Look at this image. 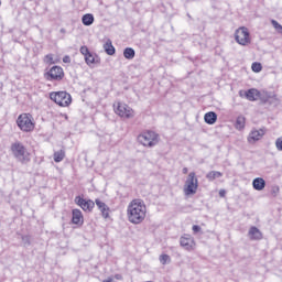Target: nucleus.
Masks as SVG:
<instances>
[{
    "mask_svg": "<svg viewBox=\"0 0 282 282\" xmlns=\"http://www.w3.org/2000/svg\"><path fill=\"white\" fill-rule=\"evenodd\" d=\"M86 64L87 65H95L96 63V57L94 56V54H89L85 57Z\"/></svg>",
    "mask_w": 282,
    "mask_h": 282,
    "instance_id": "29",
    "label": "nucleus"
},
{
    "mask_svg": "<svg viewBox=\"0 0 282 282\" xmlns=\"http://www.w3.org/2000/svg\"><path fill=\"white\" fill-rule=\"evenodd\" d=\"M75 204L77 206H80L85 212L88 210V213H91V210H94V207L96 206V203H94V200L91 199L87 200L80 196L75 197Z\"/></svg>",
    "mask_w": 282,
    "mask_h": 282,
    "instance_id": "8",
    "label": "nucleus"
},
{
    "mask_svg": "<svg viewBox=\"0 0 282 282\" xmlns=\"http://www.w3.org/2000/svg\"><path fill=\"white\" fill-rule=\"evenodd\" d=\"M44 61H45V63L52 64V63H54V57L48 54V55L45 56Z\"/></svg>",
    "mask_w": 282,
    "mask_h": 282,
    "instance_id": "33",
    "label": "nucleus"
},
{
    "mask_svg": "<svg viewBox=\"0 0 282 282\" xmlns=\"http://www.w3.org/2000/svg\"><path fill=\"white\" fill-rule=\"evenodd\" d=\"M128 219L131 224H142L147 217V205L142 199H133L128 205Z\"/></svg>",
    "mask_w": 282,
    "mask_h": 282,
    "instance_id": "1",
    "label": "nucleus"
},
{
    "mask_svg": "<svg viewBox=\"0 0 282 282\" xmlns=\"http://www.w3.org/2000/svg\"><path fill=\"white\" fill-rule=\"evenodd\" d=\"M94 14L91 13H86L82 17V23L83 25L89 26V25H94Z\"/></svg>",
    "mask_w": 282,
    "mask_h": 282,
    "instance_id": "22",
    "label": "nucleus"
},
{
    "mask_svg": "<svg viewBox=\"0 0 282 282\" xmlns=\"http://www.w3.org/2000/svg\"><path fill=\"white\" fill-rule=\"evenodd\" d=\"M239 96L241 98H243V96H245V98H247V100H250V102H254V100H257L258 98H260V99L262 98L261 93L259 90H257L256 88H250L245 91L240 90Z\"/></svg>",
    "mask_w": 282,
    "mask_h": 282,
    "instance_id": "10",
    "label": "nucleus"
},
{
    "mask_svg": "<svg viewBox=\"0 0 282 282\" xmlns=\"http://www.w3.org/2000/svg\"><path fill=\"white\" fill-rule=\"evenodd\" d=\"M183 173H184V175H186V173H188V169H187V167H184V169H183Z\"/></svg>",
    "mask_w": 282,
    "mask_h": 282,
    "instance_id": "38",
    "label": "nucleus"
},
{
    "mask_svg": "<svg viewBox=\"0 0 282 282\" xmlns=\"http://www.w3.org/2000/svg\"><path fill=\"white\" fill-rule=\"evenodd\" d=\"M80 54H83V56H87L89 55L91 52H89V47L87 46H82L80 50H79Z\"/></svg>",
    "mask_w": 282,
    "mask_h": 282,
    "instance_id": "31",
    "label": "nucleus"
},
{
    "mask_svg": "<svg viewBox=\"0 0 282 282\" xmlns=\"http://www.w3.org/2000/svg\"><path fill=\"white\" fill-rule=\"evenodd\" d=\"M197 188H199V181L197 180L195 172H191L185 181L184 193L187 196L195 195Z\"/></svg>",
    "mask_w": 282,
    "mask_h": 282,
    "instance_id": "3",
    "label": "nucleus"
},
{
    "mask_svg": "<svg viewBox=\"0 0 282 282\" xmlns=\"http://www.w3.org/2000/svg\"><path fill=\"white\" fill-rule=\"evenodd\" d=\"M95 204L100 210L102 217L107 219V217H109V206H107V204H105V202L100 200L99 198L95 199Z\"/></svg>",
    "mask_w": 282,
    "mask_h": 282,
    "instance_id": "14",
    "label": "nucleus"
},
{
    "mask_svg": "<svg viewBox=\"0 0 282 282\" xmlns=\"http://www.w3.org/2000/svg\"><path fill=\"white\" fill-rule=\"evenodd\" d=\"M181 247L184 248V250H187L191 252V250H195V238H193L191 235L185 234L180 239Z\"/></svg>",
    "mask_w": 282,
    "mask_h": 282,
    "instance_id": "9",
    "label": "nucleus"
},
{
    "mask_svg": "<svg viewBox=\"0 0 282 282\" xmlns=\"http://www.w3.org/2000/svg\"><path fill=\"white\" fill-rule=\"evenodd\" d=\"M235 41L239 45H243V46L249 45V43H250V32L248 31V28L241 26L238 30H236Z\"/></svg>",
    "mask_w": 282,
    "mask_h": 282,
    "instance_id": "7",
    "label": "nucleus"
},
{
    "mask_svg": "<svg viewBox=\"0 0 282 282\" xmlns=\"http://www.w3.org/2000/svg\"><path fill=\"white\" fill-rule=\"evenodd\" d=\"M72 223L75 224V226H83L84 218H83V212H80V209H73Z\"/></svg>",
    "mask_w": 282,
    "mask_h": 282,
    "instance_id": "13",
    "label": "nucleus"
},
{
    "mask_svg": "<svg viewBox=\"0 0 282 282\" xmlns=\"http://www.w3.org/2000/svg\"><path fill=\"white\" fill-rule=\"evenodd\" d=\"M158 133L149 130L138 135V142H140V144H142L143 147L152 148L155 147V144H158Z\"/></svg>",
    "mask_w": 282,
    "mask_h": 282,
    "instance_id": "5",
    "label": "nucleus"
},
{
    "mask_svg": "<svg viewBox=\"0 0 282 282\" xmlns=\"http://www.w3.org/2000/svg\"><path fill=\"white\" fill-rule=\"evenodd\" d=\"M271 193H272V195H273L274 197H276V195H279V186H274V187L272 188Z\"/></svg>",
    "mask_w": 282,
    "mask_h": 282,
    "instance_id": "35",
    "label": "nucleus"
},
{
    "mask_svg": "<svg viewBox=\"0 0 282 282\" xmlns=\"http://www.w3.org/2000/svg\"><path fill=\"white\" fill-rule=\"evenodd\" d=\"M50 98L59 107H69L72 105V95L67 91L51 93Z\"/></svg>",
    "mask_w": 282,
    "mask_h": 282,
    "instance_id": "4",
    "label": "nucleus"
},
{
    "mask_svg": "<svg viewBox=\"0 0 282 282\" xmlns=\"http://www.w3.org/2000/svg\"><path fill=\"white\" fill-rule=\"evenodd\" d=\"M271 23H272L273 28L276 30V32H279L281 34L282 25L280 23H278L276 20H272Z\"/></svg>",
    "mask_w": 282,
    "mask_h": 282,
    "instance_id": "30",
    "label": "nucleus"
},
{
    "mask_svg": "<svg viewBox=\"0 0 282 282\" xmlns=\"http://www.w3.org/2000/svg\"><path fill=\"white\" fill-rule=\"evenodd\" d=\"M246 127V117L239 116L236 119V129H243Z\"/></svg>",
    "mask_w": 282,
    "mask_h": 282,
    "instance_id": "24",
    "label": "nucleus"
},
{
    "mask_svg": "<svg viewBox=\"0 0 282 282\" xmlns=\"http://www.w3.org/2000/svg\"><path fill=\"white\" fill-rule=\"evenodd\" d=\"M21 240H22L24 248H28L29 246L32 245V238L28 235H25V236L22 235Z\"/></svg>",
    "mask_w": 282,
    "mask_h": 282,
    "instance_id": "26",
    "label": "nucleus"
},
{
    "mask_svg": "<svg viewBox=\"0 0 282 282\" xmlns=\"http://www.w3.org/2000/svg\"><path fill=\"white\" fill-rule=\"evenodd\" d=\"M249 237H250V239H252L254 241H259V240L263 239V234H261V230H259V228L251 227L249 229Z\"/></svg>",
    "mask_w": 282,
    "mask_h": 282,
    "instance_id": "16",
    "label": "nucleus"
},
{
    "mask_svg": "<svg viewBox=\"0 0 282 282\" xmlns=\"http://www.w3.org/2000/svg\"><path fill=\"white\" fill-rule=\"evenodd\" d=\"M219 177H224V174L219 171H210L206 174V180H208V182H215V180Z\"/></svg>",
    "mask_w": 282,
    "mask_h": 282,
    "instance_id": "21",
    "label": "nucleus"
},
{
    "mask_svg": "<svg viewBox=\"0 0 282 282\" xmlns=\"http://www.w3.org/2000/svg\"><path fill=\"white\" fill-rule=\"evenodd\" d=\"M48 80H63L65 73L63 72V67L61 66H53L47 72Z\"/></svg>",
    "mask_w": 282,
    "mask_h": 282,
    "instance_id": "11",
    "label": "nucleus"
},
{
    "mask_svg": "<svg viewBox=\"0 0 282 282\" xmlns=\"http://www.w3.org/2000/svg\"><path fill=\"white\" fill-rule=\"evenodd\" d=\"M263 135H265V131H263V129L253 130L248 137V142H258V140H261Z\"/></svg>",
    "mask_w": 282,
    "mask_h": 282,
    "instance_id": "15",
    "label": "nucleus"
},
{
    "mask_svg": "<svg viewBox=\"0 0 282 282\" xmlns=\"http://www.w3.org/2000/svg\"><path fill=\"white\" fill-rule=\"evenodd\" d=\"M192 230H193V232L197 234V232H200V231H202V227L198 226V225H194V226L192 227Z\"/></svg>",
    "mask_w": 282,
    "mask_h": 282,
    "instance_id": "34",
    "label": "nucleus"
},
{
    "mask_svg": "<svg viewBox=\"0 0 282 282\" xmlns=\"http://www.w3.org/2000/svg\"><path fill=\"white\" fill-rule=\"evenodd\" d=\"M251 69H252V72H254L256 74H259V72H261V69H263V66L261 65V63L254 62V63L251 65Z\"/></svg>",
    "mask_w": 282,
    "mask_h": 282,
    "instance_id": "27",
    "label": "nucleus"
},
{
    "mask_svg": "<svg viewBox=\"0 0 282 282\" xmlns=\"http://www.w3.org/2000/svg\"><path fill=\"white\" fill-rule=\"evenodd\" d=\"M275 148L278 149V151H282V137L275 140Z\"/></svg>",
    "mask_w": 282,
    "mask_h": 282,
    "instance_id": "32",
    "label": "nucleus"
},
{
    "mask_svg": "<svg viewBox=\"0 0 282 282\" xmlns=\"http://www.w3.org/2000/svg\"><path fill=\"white\" fill-rule=\"evenodd\" d=\"M104 282H113L112 279L104 280Z\"/></svg>",
    "mask_w": 282,
    "mask_h": 282,
    "instance_id": "39",
    "label": "nucleus"
},
{
    "mask_svg": "<svg viewBox=\"0 0 282 282\" xmlns=\"http://www.w3.org/2000/svg\"><path fill=\"white\" fill-rule=\"evenodd\" d=\"M204 120L206 124H215V122H217V113L215 111L206 112Z\"/></svg>",
    "mask_w": 282,
    "mask_h": 282,
    "instance_id": "18",
    "label": "nucleus"
},
{
    "mask_svg": "<svg viewBox=\"0 0 282 282\" xmlns=\"http://www.w3.org/2000/svg\"><path fill=\"white\" fill-rule=\"evenodd\" d=\"M10 151L13 158L18 162H21V164H28V162H30V154L28 153V149L21 143V141L13 142L10 147Z\"/></svg>",
    "mask_w": 282,
    "mask_h": 282,
    "instance_id": "2",
    "label": "nucleus"
},
{
    "mask_svg": "<svg viewBox=\"0 0 282 282\" xmlns=\"http://www.w3.org/2000/svg\"><path fill=\"white\" fill-rule=\"evenodd\" d=\"M219 196L220 197H226V191L225 189H220L219 191Z\"/></svg>",
    "mask_w": 282,
    "mask_h": 282,
    "instance_id": "37",
    "label": "nucleus"
},
{
    "mask_svg": "<svg viewBox=\"0 0 282 282\" xmlns=\"http://www.w3.org/2000/svg\"><path fill=\"white\" fill-rule=\"evenodd\" d=\"M123 56L127 58V61H133V58H135V50L132 47H126L123 50Z\"/></svg>",
    "mask_w": 282,
    "mask_h": 282,
    "instance_id": "23",
    "label": "nucleus"
},
{
    "mask_svg": "<svg viewBox=\"0 0 282 282\" xmlns=\"http://www.w3.org/2000/svg\"><path fill=\"white\" fill-rule=\"evenodd\" d=\"M252 186L254 191H263V188H265V180L257 177L252 181Z\"/></svg>",
    "mask_w": 282,
    "mask_h": 282,
    "instance_id": "19",
    "label": "nucleus"
},
{
    "mask_svg": "<svg viewBox=\"0 0 282 282\" xmlns=\"http://www.w3.org/2000/svg\"><path fill=\"white\" fill-rule=\"evenodd\" d=\"M61 32H65V29H62Z\"/></svg>",
    "mask_w": 282,
    "mask_h": 282,
    "instance_id": "40",
    "label": "nucleus"
},
{
    "mask_svg": "<svg viewBox=\"0 0 282 282\" xmlns=\"http://www.w3.org/2000/svg\"><path fill=\"white\" fill-rule=\"evenodd\" d=\"M261 100H263L267 105H272V107H279V98H276V95L270 96L267 95L265 98L261 97Z\"/></svg>",
    "mask_w": 282,
    "mask_h": 282,
    "instance_id": "17",
    "label": "nucleus"
},
{
    "mask_svg": "<svg viewBox=\"0 0 282 282\" xmlns=\"http://www.w3.org/2000/svg\"><path fill=\"white\" fill-rule=\"evenodd\" d=\"M63 160H65V151L59 150L57 152L54 153V162H63Z\"/></svg>",
    "mask_w": 282,
    "mask_h": 282,
    "instance_id": "25",
    "label": "nucleus"
},
{
    "mask_svg": "<svg viewBox=\"0 0 282 282\" xmlns=\"http://www.w3.org/2000/svg\"><path fill=\"white\" fill-rule=\"evenodd\" d=\"M17 124L20 130L24 131V133L34 131V122H32V115H28V113L20 115L17 119Z\"/></svg>",
    "mask_w": 282,
    "mask_h": 282,
    "instance_id": "6",
    "label": "nucleus"
},
{
    "mask_svg": "<svg viewBox=\"0 0 282 282\" xmlns=\"http://www.w3.org/2000/svg\"><path fill=\"white\" fill-rule=\"evenodd\" d=\"M63 63H72V57H69L68 55L64 56Z\"/></svg>",
    "mask_w": 282,
    "mask_h": 282,
    "instance_id": "36",
    "label": "nucleus"
},
{
    "mask_svg": "<svg viewBox=\"0 0 282 282\" xmlns=\"http://www.w3.org/2000/svg\"><path fill=\"white\" fill-rule=\"evenodd\" d=\"M115 112L121 118H131L133 116V109L124 104H118L117 108H115Z\"/></svg>",
    "mask_w": 282,
    "mask_h": 282,
    "instance_id": "12",
    "label": "nucleus"
},
{
    "mask_svg": "<svg viewBox=\"0 0 282 282\" xmlns=\"http://www.w3.org/2000/svg\"><path fill=\"white\" fill-rule=\"evenodd\" d=\"M104 50H105L106 54H108V56H113V54H116V47L111 43V40H108L104 44Z\"/></svg>",
    "mask_w": 282,
    "mask_h": 282,
    "instance_id": "20",
    "label": "nucleus"
},
{
    "mask_svg": "<svg viewBox=\"0 0 282 282\" xmlns=\"http://www.w3.org/2000/svg\"><path fill=\"white\" fill-rule=\"evenodd\" d=\"M160 263H162V265H166V263H171V257L169 254H161Z\"/></svg>",
    "mask_w": 282,
    "mask_h": 282,
    "instance_id": "28",
    "label": "nucleus"
}]
</instances>
